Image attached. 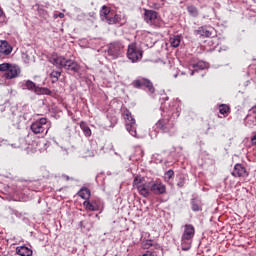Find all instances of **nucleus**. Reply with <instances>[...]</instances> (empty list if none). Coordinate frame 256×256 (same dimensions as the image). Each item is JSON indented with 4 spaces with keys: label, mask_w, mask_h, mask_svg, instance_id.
<instances>
[{
    "label": "nucleus",
    "mask_w": 256,
    "mask_h": 256,
    "mask_svg": "<svg viewBox=\"0 0 256 256\" xmlns=\"http://www.w3.org/2000/svg\"><path fill=\"white\" fill-rule=\"evenodd\" d=\"M49 62L58 69H66V71H72V73H78L80 69L79 64L75 60L67 59L57 54H52Z\"/></svg>",
    "instance_id": "nucleus-1"
},
{
    "label": "nucleus",
    "mask_w": 256,
    "mask_h": 256,
    "mask_svg": "<svg viewBox=\"0 0 256 256\" xmlns=\"http://www.w3.org/2000/svg\"><path fill=\"white\" fill-rule=\"evenodd\" d=\"M152 181H146L141 176H136L133 180V187L137 189L139 195L142 197H149L151 195Z\"/></svg>",
    "instance_id": "nucleus-2"
},
{
    "label": "nucleus",
    "mask_w": 256,
    "mask_h": 256,
    "mask_svg": "<svg viewBox=\"0 0 256 256\" xmlns=\"http://www.w3.org/2000/svg\"><path fill=\"white\" fill-rule=\"evenodd\" d=\"M144 21L152 27H163V19L154 10L144 9Z\"/></svg>",
    "instance_id": "nucleus-3"
},
{
    "label": "nucleus",
    "mask_w": 256,
    "mask_h": 256,
    "mask_svg": "<svg viewBox=\"0 0 256 256\" xmlns=\"http://www.w3.org/2000/svg\"><path fill=\"white\" fill-rule=\"evenodd\" d=\"M124 119L126 125V131L132 135V137L137 136V123L135 122V118H133V114L129 110L124 111Z\"/></svg>",
    "instance_id": "nucleus-4"
},
{
    "label": "nucleus",
    "mask_w": 256,
    "mask_h": 256,
    "mask_svg": "<svg viewBox=\"0 0 256 256\" xmlns=\"http://www.w3.org/2000/svg\"><path fill=\"white\" fill-rule=\"evenodd\" d=\"M30 129L34 132L35 135H39L41 133H49V125H47V118H40L31 124ZM46 131V132H45Z\"/></svg>",
    "instance_id": "nucleus-5"
},
{
    "label": "nucleus",
    "mask_w": 256,
    "mask_h": 256,
    "mask_svg": "<svg viewBox=\"0 0 256 256\" xmlns=\"http://www.w3.org/2000/svg\"><path fill=\"white\" fill-rule=\"evenodd\" d=\"M155 125L156 129L162 133H173V130L175 129V123H173L169 117L161 118Z\"/></svg>",
    "instance_id": "nucleus-6"
},
{
    "label": "nucleus",
    "mask_w": 256,
    "mask_h": 256,
    "mask_svg": "<svg viewBox=\"0 0 256 256\" xmlns=\"http://www.w3.org/2000/svg\"><path fill=\"white\" fill-rule=\"evenodd\" d=\"M127 57L132 63H137L143 59V50L137 48L135 44H131L128 46Z\"/></svg>",
    "instance_id": "nucleus-7"
},
{
    "label": "nucleus",
    "mask_w": 256,
    "mask_h": 256,
    "mask_svg": "<svg viewBox=\"0 0 256 256\" xmlns=\"http://www.w3.org/2000/svg\"><path fill=\"white\" fill-rule=\"evenodd\" d=\"M132 86L135 87V89H141V87H146L150 93H155V87L153 86V82L147 78H137L132 82Z\"/></svg>",
    "instance_id": "nucleus-8"
},
{
    "label": "nucleus",
    "mask_w": 256,
    "mask_h": 256,
    "mask_svg": "<svg viewBox=\"0 0 256 256\" xmlns=\"http://www.w3.org/2000/svg\"><path fill=\"white\" fill-rule=\"evenodd\" d=\"M122 49H123V44H121V42L110 43L108 47V55L112 57V59H117V57L121 55Z\"/></svg>",
    "instance_id": "nucleus-9"
},
{
    "label": "nucleus",
    "mask_w": 256,
    "mask_h": 256,
    "mask_svg": "<svg viewBox=\"0 0 256 256\" xmlns=\"http://www.w3.org/2000/svg\"><path fill=\"white\" fill-rule=\"evenodd\" d=\"M151 193L154 195H165L167 193V187L162 182L152 181Z\"/></svg>",
    "instance_id": "nucleus-10"
},
{
    "label": "nucleus",
    "mask_w": 256,
    "mask_h": 256,
    "mask_svg": "<svg viewBox=\"0 0 256 256\" xmlns=\"http://www.w3.org/2000/svg\"><path fill=\"white\" fill-rule=\"evenodd\" d=\"M21 75V68L17 65L11 64L8 71L4 73L5 79H17Z\"/></svg>",
    "instance_id": "nucleus-11"
},
{
    "label": "nucleus",
    "mask_w": 256,
    "mask_h": 256,
    "mask_svg": "<svg viewBox=\"0 0 256 256\" xmlns=\"http://www.w3.org/2000/svg\"><path fill=\"white\" fill-rule=\"evenodd\" d=\"M13 47L9 45V42L0 40V59H5L7 55H11Z\"/></svg>",
    "instance_id": "nucleus-12"
},
{
    "label": "nucleus",
    "mask_w": 256,
    "mask_h": 256,
    "mask_svg": "<svg viewBox=\"0 0 256 256\" xmlns=\"http://www.w3.org/2000/svg\"><path fill=\"white\" fill-rule=\"evenodd\" d=\"M83 205L86 211H101V204L97 200L92 202L85 200Z\"/></svg>",
    "instance_id": "nucleus-13"
},
{
    "label": "nucleus",
    "mask_w": 256,
    "mask_h": 256,
    "mask_svg": "<svg viewBox=\"0 0 256 256\" xmlns=\"http://www.w3.org/2000/svg\"><path fill=\"white\" fill-rule=\"evenodd\" d=\"M113 15V12H111V8L107 7V6H102L101 10H100V19L101 21H105V23L109 24V19H111Z\"/></svg>",
    "instance_id": "nucleus-14"
},
{
    "label": "nucleus",
    "mask_w": 256,
    "mask_h": 256,
    "mask_svg": "<svg viewBox=\"0 0 256 256\" xmlns=\"http://www.w3.org/2000/svg\"><path fill=\"white\" fill-rule=\"evenodd\" d=\"M182 237H184V239H192L193 237H195V227L191 224H186L184 226V232L182 234Z\"/></svg>",
    "instance_id": "nucleus-15"
},
{
    "label": "nucleus",
    "mask_w": 256,
    "mask_h": 256,
    "mask_svg": "<svg viewBox=\"0 0 256 256\" xmlns=\"http://www.w3.org/2000/svg\"><path fill=\"white\" fill-rule=\"evenodd\" d=\"M233 177H247V169L241 164H236L232 172Z\"/></svg>",
    "instance_id": "nucleus-16"
},
{
    "label": "nucleus",
    "mask_w": 256,
    "mask_h": 256,
    "mask_svg": "<svg viewBox=\"0 0 256 256\" xmlns=\"http://www.w3.org/2000/svg\"><path fill=\"white\" fill-rule=\"evenodd\" d=\"M117 23L123 25V23H125V18L119 14H112V17L108 19V25H117Z\"/></svg>",
    "instance_id": "nucleus-17"
},
{
    "label": "nucleus",
    "mask_w": 256,
    "mask_h": 256,
    "mask_svg": "<svg viewBox=\"0 0 256 256\" xmlns=\"http://www.w3.org/2000/svg\"><path fill=\"white\" fill-rule=\"evenodd\" d=\"M17 255L21 256H31L33 255V250L27 248L26 246H20L16 248Z\"/></svg>",
    "instance_id": "nucleus-18"
},
{
    "label": "nucleus",
    "mask_w": 256,
    "mask_h": 256,
    "mask_svg": "<svg viewBox=\"0 0 256 256\" xmlns=\"http://www.w3.org/2000/svg\"><path fill=\"white\" fill-rule=\"evenodd\" d=\"M23 89H28V91H33L34 93H37V89H39V86L35 85L33 81L27 80L24 82Z\"/></svg>",
    "instance_id": "nucleus-19"
},
{
    "label": "nucleus",
    "mask_w": 256,
    "mask_h": 256,
    "mask_svg": "<svg viewBox=\"0 0 256 256\" xmlns=\"http://www.w3.org/2000/svg\"><path fill=\"white\" fill-rule=\"evenodd\" d=\"M191 243H193L192 239H186L185 237H181V248L182 251H189L191 249Z\"/></svg>",
    "instance_id": "nucleus-20"
},
{
    "label": "nucleus",
    "mask_w": 256,
    "mask_h": 256,
    "mask_svg": "<svg viewBox=\"0 0 256 256\" xmlns=\"http://www.w3.org/2000/svg\"><path fill=\"white\" fill-rule=\"evenodd\" d=\"M218 109H219V113L221 115H224V117H227V115H229V113H231V108L227 104H220L218 106Z\"/></svg>",
    "instance_id": "nucleus-21"
},
{
    "label": "nucleus",
    "mask_w": 256,
    "mask_h": 256,
    "mask_svg": "<svg viewBox=\"0 0 256 256\" xmlns=\"http://www.w3.org/2000/svg\"><path fill=\"white\" fill-rule=\"evenodd\" d=\"M79 197H81V199H85L86 201L91 197V191L89 190V188H82L79 192H78Z\"/></svg>",
    "instance_id": "nucleus-22"
},
{
    "label": "nucleus",
    "mask_w": 256,
    "mask_h": 256,
    "mask_svg": "<svg viewBox=\"0 0 256 256\" xmlns=\"http://www.w3.org/2000/svg\"><path fill=\"white\" fill-rule=\"evenodd\" d=\"M170 45L171 47H179V45H181V36L179 35L172 36L170 38Z\"/></svg>",
    "instance_id": "nucleus-23"
},
{
    "label": "nucleus",
    "mask_w": 256,
    "mask_h": 256,
    "mask_svg": "<svg viewBox=\"0 0 256 256\" xmlns=\"http://www.w3.org/2000/svg\"><path fill=\"white\" fill-rule=\"evenodd\" d=\"M191 205H192V211H201L202 210V204H201L200 200L192 199Z\"/></svg>",
    "instance_id": "nucleus-24"
},
{
    "label": "nucleus",
    "mask_w": 256,
    "mask_h": 256,
    "mask_svg": "<svg viewBox=\"0 0 256 256\" xmlns=\"http://www.w3.org/2000/svg\"><path fill=\"white\" fill-rule=\"evenodd\" d=\"M80 129H82V131L86 137H91V128H89V126H87V124H85V122L80 123Z\"/></svg>",
    "instance_id": "nucleus-25"
},
{
    "label": "nucleus",
    "mask_w": 256,
    "mask_h": 256,
    "mask_svg": "<svg viewBox=\"0 0 256 256\" xmlns=\"http://www.w3.org/2000/svg\"><path fill=\"white\" fill-rule=\"evenodd\" d=\"M52 94L53 92H51L49 88H41V87L36 88V95H52Z\"/></svg>",
    "instance_id": "nucleus-26"
},
{
    "label": "nucleus",
    "mask_w": 256,
    "mask_h": 256,
    "mask_svg": "<svg viewBox=\"0 0 256 256\" xmlns=\"http://www.w3.org/2000/svg\"><path fill=\"white\" fill-rule=\"evenodd\" d=\"M50 77L52 79V83H57L59 81V78L61 77V72L52 71Z\"/></svg>",
    "instance_id": "nucleus-27"
},
{
    "label": "nucleus",
    "mask_w": 256,
    "mask_h": 256,
    "mask_svg": "<svg viewBox=\"0 0 256 256\" xmlns=\"http://www.w3.org/2000/svg\"><path fill=\"white\" fill-rule=\"evenodd\" d=\"M198 32L202 37H211V31L205 29L204 27L199 28Z\"/></svg>",
    "instance_id": "nucleus-28"
},
{
    "label": "nucleus",
    "mask_w": 256,
    "mask_h": 256,
    "mask_svg": "<svg viewBox=\"0 0 256 256\" xmlns=\"http://www.w3.org/2000/svg\"><path fill=\"white\" fill-rule=\"evenodd\" d=\"M9 67H11L10 63H2L0 64V71L2 73H7V71H9Z\"/></svg>",
    "instance_id": "nucleus-29"
},
{
    "label": "nucleus",
    "mask_w": 256,
    "mask_h": 256,
    "mask_svg": "<svg viewBox=\"0 0 256 256\" xmlns=\"http://www.w3.org/2000/svg\"><path fill=\"white\" fill-rule=\"evenodd\" d=\"M174 175H175V172H173V170H168V171L165 173V176H164L165 181L171 180Z\"/></svg>",
    "instance_id": "nucleus-30"
},
{
    "label": "nucleus",
    "mask_w": 256,
    "mask_h": 256,
    "mask_svg": "<svg viewBox=\"0 0 256 256\" xmlns=\"http://www.w3.org/2000/svg\"><path fill=\"white\" fill-rule=\"evenodd\" d=\"M188 12L190 13V15H194V16L198 15V11H197V8L195 6H189L188 7Z\"/></svg>",
    "instance_id": "nucleus-31"
},
{
    "label": "nucleus",
    "mask_w": 256,
    "mask_h": 256,
    "mask_svg": "<svg viewBox=\"0 0 256 256\" xmlns=\"http://www.w3.org/2000/svg\"><path fill=\"white\" fill-rule=\"evenodd\" d=\"M142 247L143 249H149L150 247H153V243L151 242V240H146L142 242Z\"/></svg>",
    "instance_id": "nucleus-32"
},
{
    "label": "nucleus",
    "mask_w": 256,
    "mask_h": 256,
    "mask_svg": "<svg viewBox=\"0 0 256 256\" xmlns=\"http://www.w3.org/2000/svg\"><path fill=\"white\" fill-rule=\"evenodd\" d=\"M247 126L250 127V128L256 126V116H255L254 118H252V119H249V120L247 121Z\"/></svg>",
    "instance_id": "nucleus-33"
},
{
    "label": "nucleus",
    "mask_w": 256,
    "mask_h": 256,
    "mask_svg": "<svg viewBox=\"0 0 256 256\" xmlns=\"http://www.w3.org/2000/svg\"><path fill=\"white\" fill-rule=\"evenodd\" d=\"M95 153H93V151L90 150H84L83 151V157H94Z\"/></svg>",
    "instance_id": "nucleus-34"
},
{
    "label": "nucleus",
    "mask_w": 256,
    "mask_h": 256,
    "mask_svg": "<svg viewBox=\"0 0 256 256\" xmlns=\"http://www.w3.org/2000/svg\"><path fill=\"white\" fill-rule=\"evenodd\" d=\"M185 186V177L180 176L179 181L177 183V187H184Z\"/></svg>",
    "instance_id": "nucleus-35"
},
{
    "label": "nucleus",
    "mask_w": 256,
    "mask_h": 256,
    "mask_svg": "<svg viewBox=\"0 0 256 256\" xmlns=\"http://www.w3.org/2000/svg\"><path fill=\"white\" fill-rule=\"evenodd\" d=\"M197 67H200L201 69H205V64L204 63H198Z\"/></svg>",
    "instance_id": "nucleus-36"
},
{
    "label": "nucleus",
    "mask_w": 256,
    "mask_h": 256,
    "mask_svg": "<svg viewBox=\"0 0 256 256\" xmlns=\"http://www.w3.org/2000/svg\"><path fill=\"white\" fill-rule=\"evenodd\" d=\"M252 145H256V136H253L251 138Z\"/></svg>",
    "instance_id": "nucleus-37"
},
{
    "label": "nucleus",
    "mask_w": 256,
    "mask_h": 256,
    "mask_svg": "<svg viewBox=\"0 0 256 256\" xmlns=\"http://www.w3.org/2000/svg\"><path fill=\"white\" fill-rule=\"evenodd\" d=\"M58 17H59L60 19H63V17H65V14L59 13V14H58Z\"/></svg>",
    "instance_id": "nucleus-38"
},
{
    "label": "nucleus",
    "mask_w": 256,
    "mask_h": 256,
    "mask_svg": "<svg viewBox=\"0 0 256 256\" xmlns=\"http://www.w3.org/2000/svg\"><path fill=\"white\" fill-rule=\"evenodd\" d=\"M0 17H3V9L0 7Z\"/></svg>",
    "instance_id": "nucleus-39"
},
{
    "label": "nucleus",
    "mask_w": 256,
    "mask_h": 256,
    "mask_svg": "<svg viewBox=\"0 0 256 256\" xmlns=\"http://www.w3.org/2000/svg\"><path fill=\"white\" fill-rule=\"evenodd\" d=\"M66 181H69V176H65Z\"/></svg>",
    "instance_id": "nucleus-40"
},
{
    "label": "nucleus",
    "mask_w": 256,
    "mask_h": 256,
    "mask_svg": "<svg viewBox=\"0 0 256 256\" xmlns=\"http://www.w3.org/2000/svg\"><path fill=\"white\" fill-rule=\"evenodd\" d=\"M190 75H195V71H192V72L190 73Z\"/></svg>",
    "instance_id": "nucleus-41"
},
{
    "label": "nucleus",
    "mask_w": 256,
    "mask_h": 256,
    "mask_svg": "<svg viewBox=\"0 0 256 256\" xmlns=\"http://www.w3.org/2000/svg\"><path fill=\"white\" fill-rule=\"evenodd\" d=\"M254 3H256V0H254Z\"/></svg>",
    "instance_id": "nucleus-42"
}]
</instances>
